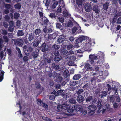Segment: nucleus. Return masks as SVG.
<instances>
[{
	"label": "nucleus",
	"mask_w": 121,
	"mask_h": 121,
	"mask_svg": "<svg viewBox=\"0 0 121 121\" xmlns=\"http://www.w3.org/2000/svg\"><path fill=\"white\" fill-rule=\"evenodd\" d=\"M103 54L102 53L100 52H99L98 54L99 55H96L95 54H90L89 55V60L91 64L95 65V64L99 65L103 64L104 62V58L102 56H101V55Z\"/></svg>",
	"instance_id": "obj_1"
},
{
	"label": "nucleus",
	"mask_w": 121,
	"mask_h": 121,
	"mask_svg": "<svg viewBox=\"0 0 121 121\" xmlns=\"http://www.w3.org/2000/svg\"><path fill=\"white\" fill-rule=\"evenodd\" d=\"M12 42L15 45L20 46H22L24 44L23 40L20 38L13 39L12 40Z\"/></svg>",
	"instance_id": "obj_2"
},
{
	"label": "nucleus",
	"mask_w": 121,
	"mask_h": 121,
	"mask_svg": "<svg viewBox=\"0 0 121 121\" xmlns=\"http://www.w3.org/2000/svg\"><path fill=\"white\" fill-rule=\"evenodd\" d=\"M23 48L24 53L26 56H29L30 53L32 52L33 50L32 48L30 46L27 47V46L25 45Z\"/></svg>",
	"instance_id": "obj_3"
},
{
	"label": "nucleus",
	"mask_w": 121,
	"mask_h": 121,
	"mask_svg": "<svg viewBox=\"0 0 121 121\" xmlns=\"http://www.w3.org/2000/svg\"><path fill=\"white\" fill-rule=\"evenodd\" d=\"M40 49L42 52H45L46 51H48L49 48L48 45L44 42L40 46Z\"/></svg>",
	"instance_id": "obj_4"
},
{
	"label": "nucleus",
	"mask_w": 121,
	"mask_h": 121,
	"mask_svg": "<svg viewBox=\"0 0 121 121\" xmlns=\"http://www.w3.org/2000/svg\"><path fill=\"white\" fill-rule=\"evenodd\" d=\"M63 107L64 111L65 112L70 113L73 112L74 109L67 105H66L65 106H63Z\"/></svg>",
	"instance_id": "obj_5"
},
{
	"label": "nucleus",
	"mask_w": 121,
	"mask_h": 121,
	"mask_svg": "<svg viewBox=\"0 0 121 121\" xmlns=\"http://www.w3.org/2000/svg\"><path fill=\"white\" fill-rule=\"evenodd\" d=\"M88 38L86 36H82L78 38L76 40V43L78 44L81 43L83 40H86Z\"/></svg>",
	"instance_id": "obj_6"
},
{
	"label": "nucleus",
	"mask_w": 121,
	"mask_h": 121,
	"mask_svg": "<svg viewBox=\"0 0 121 121\" xmlns=\"http://www.w3.org/2000/svg\"><path fill=\"white\" fill-rule=\"evenodd\" d=\"M85 100L86 102L87 103L90 102L92 100V103L95 104H96L97 101V100L96 99V98H94L93 99L92 96H88L87 98H86Z\"/></svg>",
	"instance_id": "obj_7"
},
{
	"label": "nucleus",
	"mask_w": 121,
	"mask_h": 121,
	"mask_svg": "<svg viewBox=\"0 0 121 121\" xmlns=\"http://www.w3.org/2000/svg\"><path fill=\"white\" fill-rule=\"evenodd\" d=\"M74 69H72L69 72L68 70L66 69L63 72L64 76H70L74 73Z\"/></svg>",
	"instance_id": "obj_8"
},
{
	"label": "nucleus",
	"mask_w": 121,
	"mask_h": 121,
	"mask_svg": "<svg viewBox=\"0 0 121 121\" xmlns=\"http://www.w3.org/2000/svg\"><path fill=\"white\" fill-rule=\"evenodd\" d=\"M85 10L86 12H89L91 9V5L90 3H87L84 5Z\"/></svg>",
	"instance_id": "obj_9"
},
{
	"label": "nucleus",
	"mask_w": 121,
	"mask_h": 121,
	"mask_svg": "<svg viewBox=\"0 0 121 121\" xmlns=\"http://www.w3.org/2000/svg\"><path fill=\"white\" fill-rule=\"evenodd\" d=\"M41 40V38H36L35 39L33 42V46L35 47H37L40 43Z\"/></svg>",
	"instance_id": "obj_10"
},
{
	"label": "nucleus",
	"mask_w": 121,
	"mask_h": 121,
	"mask_svg": "<svg viewBox=\"0 0 121 121\" xmlns=\"http://www.w3.org/2000/svg\"><path fill=\"white\" fill-rule=\"evenodd\" d=\"M85 100L84 97L81 95H78L77 96L76 100L79 103L82 102Z\"/></svg>",
	"instance_id": "obj_11"
},
{
	"label": "nucleus",
	"mask_w": 121,
	"mask_h": 121,
	"mask_svg": "<svg viewBox=\"0 0 121 121\" xmlns=\"http://www.w3.org/2000/svg\"><path fill=\"white\" fill-rule=\"evenodd\" d=\"M74 110L77 112H81L83 108L80 105H75L74 106Z\"/></svg>",
	"instance_id": "obj_12"
},
{
	"label": "nucleus",
	"mask_w": 121,
	"mask_h": 121,
	"mask_svg": "<svg viewBox=\"0 0 121 121\" xmlns=\"http://www.w3.org/2000/svg\"><path fill=\"white\" fill-rule=\"evenodd\" d=\"M36 37L35 35L33 32H31L29 35L28 39L29 41H31L35 39Z\"/></svg>",
	"instance_id": "obj_13"
},
{
	"label": "nucleus",
	"mask_w": 121,
	"mask_h": 121,
	"mask_svg": "<svg viewBox=\"0 0 121 121\" xmlns=\"http://www.w3.org/2000/svg\"><path fill=\"white\" fill-rule=\"evenodd\" d=\"M83 46H84L83 47L86 48H88L91 47L92 45V43L91 41L89 42L83 43Z\"/></svg>",
	"instance_id": "obj_14"
},
{
	"label": "nucleus",
	"mask_w": 121,
	"mask_h": 121,
	"mask_svg": "<svg viewBox=\"0 0 121 121\" xmlns=\"http://www.w3.org/2000/svg\"><path fill=\"white\" fill-rule=\"evenodd\" d=\"M67 53V50L64 49H61L60 51L61 55L63 57H64Z\"/></svg>",
	"instance_id": "obj_15"
},
{
	"label": "nucleus",
	"mask_w": 121,
	"mask_h": 121,
	"mask_svg": "<svg viewBox=\"0 0 121 121\" xmlns=\"http://www.w3.org/2000/svg\"><path fill=\"white\" fill-rule=\"evenodd\" d=\"M65 39L63 36H60L58 39L57 41L59 43H61L64 41Z\"/></svg>",
	"instance_id": "obj_16"
},
{
	"label": "nucleus",
	"mask_w": 121,
	"mask_h": 121,
	"mask_svg": "<svg viewBox=\"0 0 121 121\" xmlns=\"http://www.w3.org/2000/svg\"><path fill=\"white\" fill-rule=\"evenodd\" d=\"M62 59V58L61 56H55L54 58V60L56 63H58Z\"/></svg>",
	"instance_id": "obj_17"
},
{
	"label": "nucleus",
	"mask_w": 121,
	"mask_h": 121,
	"mask_svg": "<svg viewBox=\"0 0 121 121\" xmlns=\"http://www.w3.org/2000/svg\"><path fill=\"white\" fill-rule=\"evenodd\" d=\"M88 110H95L97 109L96 106L94 105H89L88 107Z\"/></svg>",
	"instance_id": "obj_18"
},
{
	"label": "nucleus",
	"mask_w": 121,
	"mask_h": 121,
	"mask_svg": "<svg viewBox=\"0 0 121 121\" xmlns=\"http://www.w3.org/2000/svg\"><path fill=\"white\" fill-rule=\"evenodd\" d=\"M56 90L57 91V92L55 90H54L53 92V93H55V94L57 95V96H59L60 95L59 94H60L62 93L64 91L63 90H62L61 89L60 90H58V89H56Z\"/></svg>",
	"instance_id": "obj_19"
},
{
	"label": "nucleus",
	"mask_w": 121,
	"mask_h": 121,
	"mask_svg": "<svg viewBox=\"0 0 121 121\" xmlns=\"http://www.w3.org/2000/svg\"><path fill=\"white\" fill-rule=\"evenodd\" d=\"M93 10L96 13H99V11L98 9V7L96 5H94L93 7Z\"/></svg>",
	"instance_id": "obj_20"
},
{
	"label": "nucleus",
	"mask_w": 121,
	"mask_h": 121,
	"mask_svg": "<svg viewBox=\"0 0 121 121\" xmlns=\"http://www.w3.org/2000/svg\"><path fill=\"white\" fill-rule=\"evenodd\" d=\"M41 30L39 28H38L35 30L34 33L36 35H41Z\"/></svg>",
	"instance_id": "obj_21"
},
{
	"label": "nucleus",
	"mask_w": 121,
	"mask_h": 121,
	"mask_svg": "<svg viewBox=\"0 0 121 121\" xmlns=\"http://www.w3.org/2000/svg\"><path fill=\"white\" fill-rule=\"evenodd\" d=\"M109 3L108 2H106L103 4V9L104 10H107L108 9L109 6Z\"/></svg>",
	"instance_id": "obj_22"
},
{
	"label": "nucleus",
	"mask_w": 121,
	"mask_h": 121,
	"mask_svg": "<svg viewBox=\"0 0 121 121\" xmlns=\"http://www.w3.org/2000/svg\"><path fill=\"white\" fill-rule=\"evenodd\" d=\"M16 50L18 52V57L19 58H22L23 57L22 54H21V50L19 48L17 47L16 48Z\"/></svg>",
	"instance_id": "obj_23"
},
{
	"label": "nucleus",
	"mask_w": 121,
	"mask_h": 121,
	"mask_svg": "<svg viewBox=\"0 0 121 121\" xmlns=\"http://www.w3.org/2000/svg\"><path fill=\"white\" fill-rule=\"evenodd\" d=\"M82 0H76V4L78 7H82Z\"/></svg>",
	"instance_id": "obj_24"
},
{
	"label": "nucleus",
	"mask_w": 121,
	"mask_h": 121,
	"mask_svg": "<svg viewBox=\"0 0 121 121\" xmlns=\"http://www.w3.org/2000/svg\"><path fill=\"white\" fill-rule=\"evenodd\" d=\"M38 53L35 52H33L31 54V56L34 59L36 58L38 56Z\"/></svg>",
	"instance_id": "obj_25"
},
{
	"label": "nucleus",
	"mask_w": 121,
	"mask_h": 121,
	"mask_svg": "<svg viewBox=\"0 0 121 121\" xmlns=\"http://www.w3.org/2000/svg\"><path fill=\"white\" fill-rule=\"evenodd\" d=\"M60 95L64 99H66L68 97L67 95V93L65 92H63L60 94Z\"/></svg>",
	"instance_id": "obj_26"
},
{
	"label": "nucleus",
	"mask_w": 121,
	"mask_h": 121,
	"mask_svg": "<svg viewBox=\"0 0 121 121\" xmlns=\"http://www.w3.org/2000/svg\"><path fill=\"white\" fill-rule=\"evenodd\" d=\"M92 65L95 66V71H100L99 68V67H101L102 66L101 65H97V64H95V65Z\"/></svg>",
	"instance_id": "obj_27"
},
{
	"label": "nucleus",
	"mask_w": 121,
	"mask_h": 121,
	"mask_svg": "<svg viewBox=\"0 0 121 121\" xmlns=\"http://www.w3.org/2000/svg\"><path fill=\"white\" fill-rule=\"evenodd\" d=\"M49 17H50L52 19H56V17L55 14L54 13H50V14L49 15Z\"/></svg>",
	"instance_id": "obj_28"
},
{
	"label": "nucleus",
	"mask_w": 121,
	"mask_h": 121,
	"mask_svg": "<svg viewBox=\"0 0 121 121\" xmlns=\"http://www.w3.org/2000/svg\"><path fill=\"white\" fill-rule=\"evenodd\" d=\"M108 91H103L102 92V94H101V98L103 97L104 98L106 97Z\"/></svg>",
	"instance_id": "obj_29"
},
{
	"label": "nucleus",
	"mask_w": 121,
	"mask_h": 121,
	"mask_svg": "<svg viewBox=\"0 0 121 121\" xmlns=\"http://www.w3.org/2000/svg\"><path fill=\"white\" fill-rule=\"evenodd\" d=\"M52 94H53V95H51L49 97V99L50 100H52L54 99L56 96H57V95H56L55 93L52 92Z\"/></svg>",
	"instance_id": "obj_30"
},
{
	"label": "nucleus",
	"mask_w": 121,
	"mask_h": 121,
	"mask_svg": "<svg viewBox=\"0 0 121 121\" xmlns=\"http://www.w3.org/2000/svg\"><path fill=\"white\" fill-rule=\"evenodd\" d=\"M20 16V14L19 13L16 12L14 14V18L16 19H18Z\"/></svg>",
	"instance_id": "obj_31"
},
{
	"label": "nucleus",
	"mask_w": 121,
	"mask_h": 121,
	"mask_svg": "<svg viewBox=\"0 0 121 121\" xmlns=\"http://www.w3.org/2000/svg\"><path fill=\"white\" fill-rule=\"evenodd\" d=\"M24 34L22 30H18L17 34L18 36H22L24 35Z\"/></svg>",
	"instance_id": "obj_32"
},
{
	"label": "nucleus",
	"mask_w": 121,
	"mask_h": 121,
	"mask_svg": "<svg viewBox=\"0 0 121 121\" xmlns=\"http://www.w3.org/2000/svg\"><path fill=\"white\" fill-rule=\"evenodd\" d=\"M102 102V101L101 100V99H98V101L97 100V101L96 102V103H97V107H101V106L102 105V104H101V102Z\"/></svg>",
	"instance_id": "obj_33"
},
{
	"label": "nucleus",
	"mask_w": 121,
	"mask_h": 121,
	"mask_svg": "<svg viewBox=\"0 0 121 121\" xmlns=\"http://www.w3.org/2000/svg\"><path fill=\"white\" fill-rule=\"evenodd\" d=\"M37 102L38 104L40 106H43V102L41 101V100H40L39 99H37Z\"/></svg>",
	"instance_id": "obj_34"
},
{
	"label": "nucleus",
	"mask_w": 121,
	"mask_h": 121,
	"mask_svg": "<svg viewBox=\"0 0 121 121\" xmlns=\"http://www.w3.org/2000/svg\"><path fill=\"white\" fill-rule=\"evenodd\" d=\"M84 67L87 70H90L91 69L90 67V64L89 63H87L85 64Z\"/></svg>",
	"instance_id": "obj_35"
},
{
	"label": "nucleus",
	"mask_w": 121,
	"mask_h": 121,
	"mask_svg": "<svg viewBox=\"0 0 121 121\" xmlns=\"http://www.w3.org/2000/svg\"><path fill=\"white\" fill-rule=\"evenodd\" d=\"M73 24L72 22L71 21H69L68 23L65 24L66 27H68L72 26L73 25Z\"/></svg>",
	"instance_id": "obj_36"
},
{
	"label": "nucleus",
	"mask_w": 121,
	"mask_h": 121,
	"mask_svg": "<svg viewBox=\"0 0 121 121\" xmlns=\"http://www.w3.org/2000/svg\"><path fill=\"white\" fill-rule=\"evenodd\" d=\"M65 105H66L64 104H63L62 105H59L57 106V109L59 110H61V109L64 110L63 107V106H65Z\"/></svg>",
	"instance_id": "obj_37"
},
{
	"label": "nucleus",
	"mask_w": 121,
	"mask_h": 121,
	"mask_svg": "<svg viewBox=\"0 0 121 121\" xmlns=\"http://www.w3.org/2000/svg\"><path fill=\"white\" fill-rule=\"evenodd\" d=\"M21 5L20 3H17L14 5V7L16 9L19 10L21 8Z\"/></svg>",
	"instance_id": "obj_38"
},
{
	"label": "nucleus",
	"mask_w": 121,
	"mask_h": 121,
	"mask_svg": "<svg viewBox=\"0 0 121 121\" xmlns=\"http://www.w3.org/2000/svg\"><path fill=\"white\" fill-rule=\"evenodd\" d=\"M36 88L37 89H40L41 88V85L39 82L38 81L35 82Z\"/></svg>",
	"instance_id": "obj_39"
},
{
	"label": "nucleus",
	"mask_w": 121,
	"mask_h": 121,
	"mask_svg": "<svg viewBox=\"0 0 121 121\" xmlns=\"http://www.w3.org/2000/svg\"><path fill=\"white\" fill-rule=\"evenodd\" d=\"M49 22V21L48 19L46 18L43 21V25H46V26L48 25Z\"/></svg>",
	"instance_id": "obj_40"
},
{
	"label": "nucleus",
	"mask_w": 121,
	"mask_h": 121,
	"mask_svg": "<svg viewBox=\"0 0 121 121\" xmlns=\"http://www.w3.org/2000/svg\"><path fill=\"white\" fill-rule=\"evenodd\" d=\"M52 48L53 49L56 50H58L59 48V47L58 45L56 44H54L52 46Z\"/></svg>",
	"instance_id": "obj_41"
},
{
	"label": "nucleus",
	"mask_w": 121,
	"mask_h": 121,
	"mask_svg": "<svg viewBox=\"0 0 121 121\" xmlns=\"http://www.w3.org/2000/svg\"><path fill=\"white\" fill-rule=\"evenodd\" d=\"M63 14L64 15V16L65 17H67V16H69L70 15L66 9H65V11H63Z\"/></svg>",
	"instance_id": "obj_42"
},
{
	"label": "nucleus",
	"mask_w": 121,
	"mask_h": 121,
	"mask_svg": "<svg viewBox=\"0 0 121 121\" xmlns=\"http://www.w3.org/2000/svg\"><path fill=\"white\" fill-rule=\"evenodd\" d=\"M76 101L73 98H71L69 100V102L71 104H75L76 103Z\"/></svg>",
	"instance_id": "obj_43"
},
{
	"label": "nucleus",
	"mask_w": 121,
	"mask_h": 121,
	"mask_svg": "<svg viewBox=\"0 0 121 121\" xmlns=\"http://www.w3.org/2000/svg\"><path fill=\"white\" fill-rule=\"evenodd\" d=\"M90 86V84L87 83L86 84L84 85L83 86V88L85 89V90H88Z\"/></svg>",
	"instance_id": "obj_44"
},
{
	"label": "nucleus",
	"mask_w": 121,
	"mask_h": 121,
	"mask_svg": "<svg viewBox=\"0 0 121 121\" xmlns=\"http://www.w3.org/2000/svg\"><path fill=\"white\" fill-rule=\"evenodd\" d=\"M54 36V34H50L48 36V39L50 40H51L52 39H55L56 37V36H55L54 37H53V36Z\"/></svg>",
	"instance_id": "obj_45"
},
{
	"label": "nucleus",
	"mask_w": 121,
	"mask_h": 121,
	"mask_svg": "<svg viewBox=\"0 0 121 121\" xmlns=\"http://www.w3.org/2000/svg\"><path fill=\"white\" fill-rule=\"evenodd\" d=\"M53 53L54 55L55 56H60L59 52L58 51L55 50V51H54L53 52Z\"/></svg>",
	"instance_id": "obj_46"
},
{
	"label": "nucleus",
	"mask_w": 121,
	"mask_h": 121,
	"mask_svg": "<svg viewBox=\"0 0 121 121\" xmlns=\"http://www.w3.org/2000/svg\"><path fill=\"white\" fill-rule=\"evenodd\" d=\"M59 21L61 23H63L64 21V18L62 17H57Z\"/></svg>",
	"instance_id": "obj_47"
},
{
	"label": "nucleus",
	"mask_w": 121,
	"mask_h": 121,
	"mask_svg": "<svg viewBox=\"0 0 121 121\" xmlns=\"http://www.w3.org/2000/svg\"><path fill=\"white\" fill-rule=\"evenodd\" d=\"M114 16L115 17L117 18L119 16H121V12L119 11L117 12L116 13Z\"/></svg>",
	"instance_id": "obj_48"
},
{
	"label": "nucleus",
	"mask_w": 121,
	"mask_h": 121,
	"mask_svg": "<svg viewBox=\"0 0 121 121\" xmlns=\"http://www.w3.org/2000/svg\"><path fill=\"white\" fill-rule=\"evenodd\" d=\"M84 91L83 89H81L78 90L77 92V93L78 95H80V94Z\"/></svg>",
	"instance_id": "obj_49"
},
{
	"label": "nucleus",
	"mask_w": 121,
	"mask_h": 121,
	"mask_svg": "<svg viewBox=\"0 0 121 121\" xmlns=\"http://www.w3.org/2000/svg\"><path fill=\"white\" fill-rule=\"evenodd\" d=\"M58 76V78L57 79V81L59 83V82H60L62 81L63 80V78L61 76Z\"/></svg>",
	"instance_id": "obj_50"
},
{
	"label": "nucleus",
	"mask_w": 121,
	"mask_h": 121,
	"mask_svg": "<svg viewBox=\"0 0 121 121\" xmlns=\"http://www.w3.org/2000/svg\"><path fill=\"white\" fill-rule=\"evenodd\" d=\"M6 52L9 56H10L12 52L11 49H7L6 50Z\"/></svg>",
	"instance_id": "obj_51"
},
{
	"label": "nucleus",
	"mask_w": 121,
	"mask_h": 121,
	"mask_svg": "<svg viewBox=\"0 0 121 121\" xmlns=\"http://www.w3.org/2000/svg\"><path fill=\"white\" fill-rule=\"evenodd\" d=\"M95 110H90V111L88 112V114L90 116L92 115L95 113Z\"/></svg>",
	"instance_id": "obj_52"
},
{
	"label": "nucleus",
	"mask_w": 121,
	"mask_h": 121,
	"mask_svg": "<svg viewBox=\"0 0 121 121\" xmlns=\"http://www.w3.org/2000/svg\"><path fill=\"white\" fill-rule=\"evenodd\" d=\"M77 84V82L76 81H73L71 82L70 83V86H74Z\"/></svg>",
	"instance_id": "obj_53"
},
{
	"label": "nucleus",
	"mask_w": 121,
	"mask_h": 121,
	"mask_svg": "<svg viewBox=\"0 0 121 121\" xmlns=\"http://www.w3.org/2000/svg\"><path fill=\"white\" fill-rule=\"evenodd\" d=\"M43 107L46 110H48V107L47 105L45 103H43L42 104Z\"/></svg>",
	"instance_id": "obj_54"
},
{
	"label": "nucleus",
	"mask_w": 121,
	"mask_h": 121,
	"mask_svg": "<svg viewBox=\"0 0 121 121\" xmlns=\"http://www.w3.org/2000/svg\"><path fill=\"white\" fill-rule=\"evenodd\" d=\"M61 87V85L60 84H56L55 86V89L56 90L58 89H60V88Z\"/></svg>",
	"instance_id": "obj_55"
},
{
	"label": "nucleus",
	"mask_w": 121,
	"mask_h": 121,
	"mask_svg": "<svg viewBox=\"0 0 121 121\" xmlns=\"http://www.w3.org/2000/svg\"><path fill=\"white\" fill-rule=\"evenodd\" d=\"M56 24L57 28L60 29L62 27V25L59 23H56Z\"/></svg>",
	"instance_id": "obj_56"
},
{
	"label": "nucleus",
	"mask_w": 121,
	"mask_h": 121,
	"mask_svg": "<svg viewBox=\"0 0 121 121\" xmlns=\"http://www.w3.org/2000/svg\"><path fill=\"white\" fill-rule=\"evenodd\" d=\"M5 7L7 9H9L11 7V5L10 4H5Z\"/></svg>",
	"instance_id": "obj_57"
},
{
	"label": "nucleus",
	"mask_w": 121,
	"mask_h": 121,
	"mask_svg": "<svg viewBox=\"0 0 121 121\" xmlns=\"http://www.w3.org/2000/svg\"><path fill=\"white\" fill-rule=\"evenodd\" d=\"M84 51V50L83 48L76 51V52L78 53H82Z\"/></svg>",
	"instance_id": "obj_58"
},
{
	"label": "nucleus",
	"mask_w": 121,
	"mask_h": 121,
	"mask_svg": "<svg viewBox=\"0 0 121 121\" xmlns=\"http://www.w3.org/2000/svg\"><path fill=\"white\" fill-rule=\"evenodd\" d=\"M81 111H82L81 112H80L84 114H86L87 113V112L86 110H83V108Z\"/></svg>",
	"instance_id": "obj_59"
},
{
	"label": "nucleus",
	"mask_w": 121,
	"mask_h": 121,
	"mask_svg": "<svg viewBox=\"0 0 121 121\" xmlns=\"http://www.w3.org/2000/svg\"><path fill=\"white\" fill-rule=\"evenodd\" d=\"M117 17H115V16H114L113 18L112 21V23L114 24L116 22V21L117 20Z\"/></svg>",
	"instance_id": "obj_60"
},
{
	"label": "nucleus",
	"mask_w": 121,
	"mask_h": 121,
	"mask_svg": "<svg viewBox=\"0 0 121 121\" xmlns=\"http://www.w3.org/2000/svg\"><path fill=\"white\" fill-rule=\"evenodd\" d=\"M73 47V45L72 44L68 45L67 46V49L68 50H70L72 49Z\"/></svg>",
	"instance_id": "obj_61"
},
{
	"label": "nucleus",
	"mask_w": 121,
	"mask_h": 121,
	"mask_svg": "<svg viewBox=\"0 0 121 121\" xmlns=\"http://www.w3.org/2000/svg\"><path fill=\"white\" fill-rule=\"evenodd\" d=\"M69 40L71 42H73L74 39V38L73 36H71L69 37Z\"/></svg>",
	"instance_id": "obj_62"
},
{
	"label": "nucleus",
	"mask_w": 121,
	"mask_h": 121,
	"mask_svg": "<svg viewBox=\"0 0 121 121\" xmlns=\"http://www.w3.org/2000/svg\"><path fill=\"white\" fill-rule=\"evenodd\" d=\"M118 0L120 4L121 5V0H112L113 3L114 4H115L117 2Z\"/></svg>",
	"instance_id": "obj_63"
},
{
	"label": "nucleus",
	"mask_w": 121,
	"mask_h": 121,
	"mask_svg": "<svg viewBox=\"0 0 121 121\" xmlns=\"http://www.w3.org/2000/svg\"><path fill=\"white\" fill-rule=\"evenodd\" d=\"M68 65L70 66H73L74 65V63L73 61H70L68 62Z\"/></svg>",
	"instance_id": "obj_64"
}]
</instances>
